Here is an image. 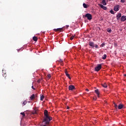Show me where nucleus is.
I'll return each instance as SVG.
<instances>
[{
    "instance_id": "nucleus-40",
    "label": "nucleus",
    "mask_w": 126,
    "mask_h": 126,
    "mask_svg": "<svg viewBox=\"0 0 126 126\" xmlns=\"http://www.w3.org/2000/svg\"><path fill=\"white\" fill-rule=\"evenodd\" d=\"M67 109L68 110V109H69V107L68 106H67Z\"/></svg>"
},
{
    "instance_id": "nucleus-19",
    "label": "nucleus",
    "mask_w": 126,
    "mask_h": 126,
    "mask_svg": "<svg viewBox=\"0 0 126 126\" xmlns=\"http://www.w3.org/2000/svg\"><path fill=\"white\" fill-rule=\"evenodd\" d=\"M102 3L103 5H107V2H106V0H102Z\"/></svg>"
},
{
    "instance_id": "nucleus-7",
    "label": "nucleus",
    "mask_w": 126,
    "mask_h": 126,
    "mask_svg": "<svg viewBox=\"0 0 126 126\" xmlns=\"http://www.w3.org/2000/svg\"><path fill=\"white\" fill-rule=\"evenodd\" d=\"M32 115H37V114H38V109H34V111L32 112Z\"/></svg>"
},
{
    "instance_id": "nucleus-14",
    "label": "nucleus",
    "mask_w": 126,
    "mask_h": 126,
    "mask_svg": "<svg viewBox=\"0 0 126 126\" xmlns=\"http://www.w3.org/2000/svg\"><path fill=\"white\" fill-rule=\"evenodd\" d=\"M95 92L96 94H97V97H98V98H99V97H100V95H99V94H100V93L99 92V90H95Z\"/></svg>"
},
{
    "instance_id": "nucleus-36",
    "label": "nucleus",
    "mask_w": 126,
    "mask_h": 126,
    "mask_svg": "<svg viewBox=\"0 0 126 126\" xmlns=\"http://www.w3.org/2000/svg\"><path fill=\"white\" fill-rule=\"evenodd\" d=\"M37 82H38V83H40V82H41V80H38Z\"/></svg>"
},
{
    "instance_id": "nucleus-23",
    "label": "nucleus",
    "mask_w": 126,
    "mask_h": 126,
    "mask_svg": "<svg viewBox=\"0 0 126 126\" xmlns=\"http://www.w3.org/2000/svg\"><path fill=\"white\" fill-rule=\"evenodd\" d=\"M44 98H45V96L44 95H41L40 96V100L43 101V100H44Z\"/></svg>"
},
{
    "instance_id": "nucleus-22",
    "label": "nucleus",
    "mask_w": 126,
    "mask_h": 126,
    "mask_svg": "<svg viewBox=\"0 0 126 126\" xmlns=\"http://www.w3.org/2000/svg\"><path fill=\"white\" fill-rule=\"evenodd\" d=\"M107 58V55L104 54L103 56H102V60H106Z\"/></svg>"
},
{
    "instance_id": "nucleus-38",
    "label": "nucleus",
    "mask_w": 126,
    "mask_h": 126,
    "mask_svg": "<svg viewBox=\"0 0 126 126\" xmlns=\"http://www.w3.org/2000/svg\"><path fill=\"white\" fill-rule=\"evenodd\" d=\"M86 91L88 92V91H89V90L88 89H86Z\"/></svg>"
},
{
    "instance_id": "nucleus-26",
    "label": "nucleus",
    "mask_w": 126,
    "mask_h": 126,
    "mask_svg": "<svg viewBox=\"0 0 126 126\" xmlns=\"http://www.w3.org/2000/svg\"><path fill=\"white\" fill-rule=\"evenodd\" d=\"M110 13H111V14H115V13L114 12V11L113 10V9L111 10L110 11Z\"/></svg>"
},
{
    "instance_id": "nucleus-5",
    "label": "nucleus",
    "mask_w": 126,
    "mask_h": 126,
    "mask_svg": "<svg viewBox=\"0 0 126 126\" xmlns=\"http://www.w3.org/2000/svg\"><path fill=\"white\" fill-rule=\"evenodd\" d=\"M125 107L124 104H120L118 105V109L121 110L122 109H125Z\"/></svg>"
},
{
    "instance_id": "nucleus-2",
    "label": "nucleus",
    "mask_w": 126,
    "mask_h": 126,
    "mask_svg": "<svg viewBox=\"0 0 126 126\" xmlns=\"http://www.w3.org/2000/svg\"><path fill=\"white\" fill-rule=\"evenodd\" d=\"M101 68H102V64H97V66H96L94 68V70H95V71H99V70H100V69H101Z\"/></svg>"
},
{
    "instance_id": "nucleus-29",
    "label": "nucleus",
    "mask_w": 126,
    "mask_h": 126,
    "mask_svg": "<svg viewBox=\"0 0 126 126\" xmlns=\"http://www.w3.org/2000/svg\"><path fill=\"white\" fill-rule=\"evenodd\" d=\"M59 62V63H61V64H63V60L62 59H60Z\"/></svg>"
},
{
    "instance_id": "nucleus-28",
    "label": "nucleus",
    "mask_w": 126,
    "mask_h": 126,
    "mask_svg": "<svg viewBox=\"0 0 126 126\" xmlns=\"http://www.w3.org/2000/svg\"><path fill=\"white\" fill-rule=\"evenodd\" d=\"M73 38H74V36H71L70 37V40H73Z\"/></svg>"
},
{
    "instance_id": "nucleus-3",
    "label": "nucleus",
    "mask_w": 126,
    "mask_h": 126,
    "mask_svg": "<svg viewBox=\"0 0 126 126\" xmlns=\"http://www.w3.org/2000/svg\"><path fill=\"white\" fill-rule=\"evenodd\" d=\"M85 17H87L88 20H91L92 19V15L90 13H87L85 15Z\"/></svg>"
},
{
    "instance_id": "nucleus-11",
    "label": "nucleus",
    "mask_w": 126,
    "mask_h": 126,
    "mask_svg": "<svg viewBox=\"0 0 126 126\" xmlns=\"http://www.w3.org/2000/svg\"><path fill=\"white\" fill-rule=\"evenodd\" d=\"M121 17H122V14H121V13L118 14L116 16L117 20H120V18H121Z\"/></svg>"
},
{
    "instance_id": "nucleus-16",
    "label": "nucleus",
    "mask_w": 126,
    "mask_h": 126,
    "mask_svg": "<svg viewBox=\"0 0 126 126\" xmlns=\"http://www.w3.org/2000/svg\"><path fill=\"white\" fill-rule=\"evenodd\" d=\"M101 85L102 87H104V88H107V87H108V85H107L106 83L102 84Z\"/></svg>"
},
{
    "instance_id": "nucleus-13",
    "label": "nucleus",
    "mask_w": 126,
    "mask_h": 126,
    "mask_svg": "<svg viewBox=\"0 0 126 126\" xmlns=\"http://www.w3.org/2000/svg\"><path fill=\"white\" fill-rule=\"evenodd\" d=\"M65 73L67 77H68L69 79H71L70 76H69V74L68 73H67V71L65 70Z\"/></svg>"
},
{
    "instance_id": "nucleus-33",
    "label": "nucleus",
    "mask_w": 126,
    "mask_h": 126,
    "mask_svg": "<svg viewBox=\"0 0 126 126\" xmlns=\"http://www.w3.org/2000/svg\"><path fill=\"white\" fill-rule=\"evenodd\" d=\"M125 0H121V2H122V3H125Z\"/></svg>"
},
{
    "instance_id": "nucleus-42",
    "label": "nucleus",
    "mask_w": 126,
    "mask_h": 126,
    "mask_svg": "<svg viewBox=\"0 0 126 126\" xmlns=\"http://www.w3.org/2000/svg\"><path fill=\"white\" fill-rule=\"evenodd\" d=\"M124 76H126V74H125V75H124Z\"/></svg>"
},
{
    "instance_id": "nucleus-35",
    "label": "nucleus",
    "mask_w": 126,
    "mask_h": 126,
    "mask_svg": "<svg viewBox=\"0 0 126 126\" xmlns=\"http://www.w3.org/2000/svg\"><path fill=\"white\" fill-rule=\"evenodd\" d=\"M32 89H33V90H35V88H34V86H32Z\"/></svg>"
},
{
    "instance_id": "nucleus-18",
    "label": "nucleus",
    "mask_w": 126,
    "mask_h": 126,
    "mask_svg": "<svg viewBox=\"0 0 126 126\" xmlns=\"http://www.w3.org/2000/svg\"><path fill=\"white\" fill-rule=\"evenodd\" d=\"M31 100H33V99H35V94H33L30 96Z\"/></svg>"
},
{
    "instance_id": "nucleus-21",
    "label": "nucleus",
    "mask_w": 126,
    "mask_h": 126,
    "mask_svg": "<svg viewBox=\"0 0 126 126\" xmlns=\"http://www.w3.org/2000/svg\"><path fill=\"white\" fill-rule=\"evenodd\" d=\"M27 104V100H25L22 103V106H25V105Z\"/></svg>"
},
{
    "instance_id": "nucleus-27",
    "label": "nucleus",
    "mask_w": 126,
    "mask_h": 126,
    "mask_svg": "<svg viewBox=\"0 0 126 126\" xmlns=\"http://www.w3.org/2000/svg\"><path fill=\"white\" fill-rule=\"evenodd\" d=\"M94 47L96 48V49H99V46L97 44H95Z\"/></svg>"
},
{
    "instance_id": "nucleus-4",
    "label": "nucleus",
    "mask_w": 126,
    "mask_h": 126,
    "mask_svg": "<svg viewBox=\"0 0 126 126\" xmlns=\"http://www.w3.org/2000/svg\"><path fill=\"white\" fill-rule=\"evenodd\" d=\"M54 30V31H55V32H58L59 31L60 32H63V28H62L55 29Z\"/></svg>"
},
{
    "instance_id": "nucleus-24",
    "label": "nucleus",
    "mask_w": 126,
    "mask_h": 126,
    "mask_svg": "<svg viewBox=\"0 0 126 126\" xmlns=\"http://www.w3.org/2000/svg\"><path fill=\"white\" fill-rule=\"evenodd\" d=\"M21 115H22V118H24V117H25V113L24 112L21 113Z\"/></svg>"
},
{
    "instance_id": "nucleus-34",
    "label": "nucleus",
    "mask_w": 126,
    "mask_h": 126,
    "mask_svg": "<svg viewBox=\"0 0 126 126\" xmlns=\"http://www.w3.org/2000/svg\"><path fill=\"white\" fill-rule=\"evenodd\" d=\"M3 76L4 77H6V74L4 73L3 75Z\"/></svg>"
},
{
    "instance_id": "nucleus-12",
    "label": "nucleus",
    "mask_w": 126,
    "mask_h": 126,
    "mask_svg": "<svg viewBox=\"0 0 126 126\" xmlns=\"http://www.w3.org/2000/svg\"><path fill=\"white\" fill-rule=\"evenodd\" d=\"M126 21V16L125 15H123L122 17H121V21Z\"/></svg>"
},
{
    "instance_id": "nucleus-15",
    "label": "nucleus",
    "mask_w": 126,
    "mask_h": 126,
    "mask_svg": "<svg viewBox=\"0 0 126 126\" xmlns=\"http://www.w3.org/2000/svg\"><path fill=\"white\" fill-rule=\"evenodd\" d=\"M8 82V83H9V84H12V83H13V82H14L13 79H9Z\"/></svg>"
},
{
    "instance_id": "nucleus-9",
    "label": "nucleus",
    "mask_w": 126,
    "mask_h": 126,
    "mask_svg": "<svg viewBox=\"0 0 126 126\" xmlns=\"http://www.w3.org/2000/svg\"><path fill=\"white\" fill-rule=\"evenodd\" d=\"M89 45V46H90V47H92V48H94V47H95V44H94V42L92 41H90Z\"/></svg>"
},
{
    "instance_id": "nucleus-39",
    "label": "nucleus",
    "mask_w": 126,
    "mask_h": 126,
    "mask_svg": "<svg viewBox=\"0 0 126 126\" xmlns=\"http://www.w3.org/2000/svg\"><path fill=\"white\" fill-rule=\"evenodd\" d=\"M66 26L67 28L69 27V26H68V25H66Z\"/></svg>"
},
{
    "instance_id": "nucleus-17",
    "label": "nucleus",
    "mask_w": 126,
    "mask_h": 126,
    "mask_svg": "<svg viewBox=\"0 0 126 126\" xmlns=\"http://www.w3.org/2000/svg\"><path fill=\"white\" fill-rule=\"evenodd\" d=\"M32 39L33 40V41H34L35 42H37V41H38V37H36V36H33L32 38Z\"/></svg>"
},
{
    "instance_id": "nucleus-6",
    "label": "nucleus",
    "mask_w": 126,
    "mask_h": 126,
    "mask_svg": "<svg viewBox=\"0 0 126 126\" xmlns=\"http://www.w3.org/2000/svg\"><path fill=\"white\" fill-rule=\"evenodd\" d=\"M68 89L69 90H73L74 89H75V87H74V86L71 85L70 86H68Z\"/></svg>"
},
{
    "instance_id": "nucleus-41",
    "label": "nucleus",
    "mask_w": 126,
    "mask_h": 126,
    "mask_svg": "<svg viewBox=\"0 0 126 126\" xmlns=\"http://www.w3.org/2000/svg\"><path fill=\"white\" fill-rule=\"evenodd\" d=\"M19 51H20V50H18V52H19Z\"/></svg>"
},
{
    "instance_id": "nucleus-32",
    "label": "nucleus",
    "mask_w": 126,
    "mask_h": 126,
    "mask_svg": "<svg viewBox=\"0 0 126 126\" xmlns=\"http://www.w3.org/2000/svg\"><path fill=\"white\" fill-rule=\"evenodd\" d=\"M101 46L102 47H104V46H105V43H102Z\"/></svg>"
},
{
    "instance_id": "nucleus-1",
    "label": "nucleus",
    "mask_w": 126,
    "mask_h": 126,
    "mask_svg": "<svg viewBox=\"0 0 126 126\" xmlns=\"http://www.w3.org/2000/svg\"><path fill=\"white\" fill-rule=\"evenodd\" d=\"M44 115L45 116L43 118V123H45V124L42 126H47V125H50V121H52V117L49 116L48 110H44Z\"/></svg>"
},
{
    "instance_id": "nucleus-30",
    "label": "nucleus",
    "mask_w": 126,
    "mask_h": 126,
    "mask_svg": "<svg viewBox=\"0 0 126 126\" xmlns=\"http://www.w3.org/2000/svg\"><path fill=\"white\" fill-rule=\"evenodd\" d=\"M47 77H48V78H51V74H48L47 75Z\"/></svg>"
},
{
    "instance_id": "nucleus-8",
    "label": "nucleus",
    "mask_w": 126,
    "mask_h": 126,
    "mask_svg": "<svg viewBox=\"0 0 126 126\" xmlns=\"http://www.w3.org/2000/svg\"><path fill=\"white\" fill-rule=\"evenodd\" d=\"M99 6H100V7H101V8H102V9H104V10H107V7L101 4H98Z\"/></svg>"
},
{
    "instance_id": "nucleus-37",
    "label": "nucleus",
    "mask_w": 126,
    "mask_h": 126,
    "mask_svg": "<svg viewBox=\"0 0 126 126\" xmlns=\"http://www.w3.org/2000/svg\"><path fill=\"white\" fill-rule=\"evenodd\" d=\"M93 99L94 100V101H96V100L97 99L96 97H94Z\"/></svg>"
},
{
    "instance_id": "nucleus-10",
    "label": "nucleus",
    "mask_w": 126,
    "mask_h": 126,
    "mask_svg": "<svg viewBox=\"0 0 126 126\" xmlns=\"http://www.w3.org/2000/svg\"><path fill=\"white\" fill-rule=\"evenodd\" d=\"M119 7H120V6L119 5H116V6H114V10L115 11H118Z\"/></svg>"
},
{
    "instance_id": "nucleus-20",
    "label": "nucleus",
    "mask_w": 126,
    "mask_h": 126,
    "mask_svg": "<svg viewBox=\"0 0 126 126\" xmlns=\"http://www.w3.org/2000/svg\"><path fill=\"white\" fill-rule=\"evenodd\" d=\"M83 6L84 8H87L88 7V5L86 4L85 3L83 4Z\"/></svg>"
},
{
    "instance_id": "nucleus-31",
    "label": "nucleus",
    "mask_w": 126,
    "mask_h": 126,
    "mask_svg": "<svg viewBox=\"0 0 126 126\" xmlns=\"http://www.w3.org/2000/svg\"><path fill=\"white\" fill-rule=\"evenodd\" d=\"M115 108H118V105H117V104L116 103H114Z\"/></svg>"
},
{
    "instance_id": "nucleus-25",
    "label": "nucleus",
    "mask_w": 126,
    "mask_h": 126,
    "mask_svg": "<svg viewBox=\"0 0 126 126\" xmlns=\"http://www.w3.org/2000/svg\"><path fill=\"white\" fill-rule=\"evenodd\" d=\"M107 32H108V33H111V32H112V30H111V29H108Z\"/></svg>"
}]
</instances>
